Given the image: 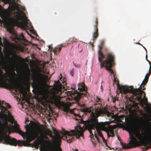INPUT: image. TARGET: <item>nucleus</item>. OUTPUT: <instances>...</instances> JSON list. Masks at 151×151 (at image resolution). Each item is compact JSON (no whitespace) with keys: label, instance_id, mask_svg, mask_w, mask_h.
Segmentation results:
<instances>
[{"label":"nucleus","instance_id":"nucleus-19","mask_svg":"<svg viewBox=\"0 0 151 151\" xmlns=\"http://www.w3.org/2000/svg\"><path fill=\"white\" fill-rule=\"evenodd\" d=\"M77 41V39L74 37L70 38L69 40L68 41L66 42L65 43L67 44V43H68V44H70L71 43L74 42H76Z\"/></svg>","mask_w":151,"mask_h":151},{"label":"nucleus","instance_id":"nucleus-23","mask_svg":"<svg viewBox=\"0 0 151 151\" xmlns=\"http://www.w3.org/2000/svg\"><path fill=\"white\" fill-rule=\"evenodd\" d=\"M75 93V91H67L65 92V93H66L67 95L68 96H71L72 95H74Z\"/></svg>","mask_w":151,"mask_h":151},{"label":"nucleus","instance_id":"nucleus-13","mask_svg":"<svg viewBox=\"0 0 151 151\" xmlns=\"http://www.w3.org/2000/svg\"><path fill=\"white\" fill-rule=\"evenodd\" d=\"M93 22H94V26L95 28V32L93 33V37L94 38H96L97 37L98 35V22L97 18H95L93 20Z\"/></svg>","mask_w":151,"mask_h":151},{"label":"nucleus","instance_id":"nucleus-42","mask_svg":"<svg viewBox=\"0 0 151 151\" xmlns=\"http://www.w3.org/2000/svg\"><path fill=\"white\" fill-rule=\"evenodd\" d=\"M113 127H113L114 128H115V126H113Z\"/></svg>","mask_w":151,"mask_h":151},{"label":"nucleus","instance_id":"nucleus-12","mask_svg":"<svg viewBox=\"0 0 151 151\" xmlns=\"http://www.w3.org/2000/svg\"><path fill=\"white\" fill-rule=\"evenodd\" d=\"M102 48V45H99V50H98V60L99 62L100 63V64L101 63H103V62L105 61L106 60H105L102 61V60L104 58V55L101 52V50ZM111 53L113 55H114L112 53ZM109 54V53H107L106 55V57L107 55Z\"/></svg>","mask_w":151,"mask_h":151},{"label":"nucleus","instance_id":"nucleus-16","mask_svg":"<svg viewBox=\"0 0 151 151\" xmlns=\"http://www.w3.org/2000/svg\"><path fill=\"white\" fill-rule=\"evenodd\" d=\"M68 45V43L66 44V43H64L59 45L58 46V48L57 47H55L53 50V51L54 53H57L58 52H59L61 50V48L67 45Z\"/></svg>","mask_w":151,"mask_h":151},{"label":"nucleus","instance_id":"nucleus-37","mask_svg":"<svg viewBox=\"0 0 151 151\" xmlns=\"http://www.w3.org/2000/svg\"><path fill=\"white\" fill-rule=\"evenodd\" d=\"M101 89H102V85H101Z\"/></svg>","mask_w":151,"mask_h":151},{"label":"nucleus","instance_id":"nucleus-14","mask_svg":"<svg viewBox=\"0 0 151 151\" xmlns=\"http://www.w3.org/2000/svg\"><path fill=\"white\" fill-rule=\"evenodd\" d=\"M64 111L66 113H69L71 114H73L75 116V118L77 120H80L81 119V117L79 114H76L74 113L73 110H70L68 108H65L64 109Z\"/></svg>","mask_w":151,"mask_h":151},{"label":"nucleus","instance_id":"nucleus-10","mask_svg":"<svg viewBox=\"0 0 151 151\" xmlns=\"http://www.w3.org/2000/svg\"><path fill=\"white\" fill-rule=\"evenodd\" d=\"M62 133L69 143L71 142L74 140V136L77 139H78L81 136L83 138L82 128L80 126L76 127L75 130H71L70 132L63 130Z\"/></svg>","mask_w":151,"mask_h":151},{"label":"nucleus","instance_id":"nucleus-7","mask_svg":"<svg viewBox=\"0 0 151 151\" xmlns=\"http://www.w3.org/2000/svg\"><path fill=\"white\" fill-rule=\"evenodd\" d=\"M24 19V20L20 21V20H22V17L21 15L17 14L14 15L13 17L10 18L9 20L13 26L20 27L24 30L28 29L31 31L33 29V27L31 22L26 17Z\"/></svg>","mask_w":151,"mask_h":151},{"label":"nucleus","instance_id":"nucleus-36","mask_svg":"<svg viewBox=\"0 0 151 151\" xmlns=\"http://www.w3.org/2000/svg\"><path fill=\"white\" fill-rule=\"evenodd\" d=\"M51 119L50 118L49 119H48V121H50V120Z\"/></svg>","mask_w":151,"mask_h":151},{"label":"nucleus","instance_id":"nucleus-22","mask_svg":"<svg viewBox=\"0 0 151 151\" xmlns=\"http://www.w3.org/2000/svg\"><path fill=\"white\" fill-rule=\"evenodd\" d=\"M34 144L35 147L37 148L40 144V142L37 140H35L34 142Z\"/></svg>","mask_w":151,"mask_h":151},{"label":"nucleus","instance_id":"nucleus-28","mask_svg":"<svg viewBox=\"0 0 151 151\" xmlns=\"http://www.w3.org/2000/svg\"><path fill=\"white\" fill-rule=\"evenodd\" d=\"M149 76L148 74H147L145 76V78L148 80L149 76Z\"/></svg>","mask_w":151,"mask_h":151},{"label":"nucleus","instance_id":"nucleus-25","mask_svg":"<svg viewBox=\"0 0 151 151\" xmlns=\"http://www.w3.org/2000/svg\"><path fill=\"white\" fill-rule=\"evenodd\" d=\"M123 118V117H122V116H121V117L119 116H118L117 119H118V121L119 122H122V119L121 118Z\"/></svg>","mask_w":151,"mask_h":151},{"label":"nucleus","instance_id":"nucleus-33","mask_svg":"<svg viewBox=\"0 0 151 151\" xmlns=\"http://www.w3.org/2000/svg\"><path fill=\"white\" fill-rule=\"evenodd\" d=\"M0 43H1V37H0Z\"/></svg>","mask_w":151,"mask_h":151},{"label":"nucleus","instance_id":"nucleus-27","mask_svg":"<svg viewBox=\"0 0 151 151\" xmlns=\"http://www.w3.org/2000/svg\"><path fill=\"white\" fill-rule=\"evenodd\" d=\"M70 74L72 76H74V72L72 70L70 71Z\"/></svg>","mask_w":151,"mask_h":151},{"label":"nucleus","instance_id":"nucleus-40","mask_svg":"<svg viewBox=\"0 0 151 151\" xmlns=\"http://www.w3.org/2000/svg\"><path fill=\"white\" fill-rule=\"evenodd\" d=\"M46 139H48V137H46Z\"/></svg>","mask_w":151,"mask_h":151},{"label":"nucleus","instance_id":"nucleus-30","mask_svg":"<svg viewBox=\"0 0 151 151\" xmlns=\"http://www.w3.org/2000/svg\"><path fill=\"white\" fill-rule=\"evenodd\" d=\"M148 62H149V64H150V67L151 66V63L150 62V61H148Z\"/></svg>","mask_w":151,"mask_h":151},{"label":"nucleus","instance_id":"nucleus-41","mask_svg":"<svg viewBox=\"0 0 151 151\" xmlns=\"http://www.w3.org/2000/svg\"><path fill=\"white\" fill-rule=\"evenodd\" d=\"M74 64L75 66L76 67V65H75V64Z\"/></svg>","mask_w":151,"mask_h":151},{"label":"nucleus","instance_id":"nucleus-2","mask_svg":"<svg viewBox=\"0 0 151 151\" xmlns=\"http://www.w3.org/2000/svg\"><path fill=\"white\" fill-rule=\"evenodd\" d=\"M101 103L100 99L97 98L94 104L95 106L94 108L93 107L84 108L83 111L90 115L89 119L85 121V124L86 128L90 134L91 140L92 143L95 145L99 142V139L95 133V129L98 135L102 138L104 144L107 146V142L100 131L106 128V125L107 123L106 122H98V118L99 116L106 114L109 116V113L106 111L104 110L101 108L102 104Z\"/></svg>","mask_w":151,"mask_h":151},{"label":"nucleus","instance_id":"nucleus-3","mask_svg":"<svg viewBox=\"0 0 151 151\" xmlns=\"http://www.w3.org/2000/svg\"><path fill=\"white\" fill-rule=\"evenodd\" d=\"M145 119L140 117L141 120L142 127L141 133L140 127H137L135 128L131 125H128L127 128L129 132V145L122 143V148L124 149L130 148L135 147L137 145L140 144L146 147L145 149L147 150L149 148L147 146L151 142V131L147 125V124L151 121V115L148 116L145 114Z\"/></svg>","mask_w":151,"mask_h":151},{"label":"nucleus","instance_id":"nucleus-29","mask_svg":"<svg viewBox=\"0 0 151 151\" xmlns=\"http://www.w3.org/2000/svg\"><path fill=\"white\" fill-rule=\"evenodd\" d=\"M148 62H149V64H150V67L151 66V63L150 62V61H148Z\"/></svg>","mask_w":151,"mask_h":151},{"label":"nucleus","instance_id":"nucleus-4","mask_svg":"<svg viewBox=\"0 0 151 151\" xmlns=\"http://www.w3.org/2000/svg\"><path fill=\"white\" fill-rule=\"evenodd\" d=\"M13 60L9 61V64L4 60H3L1 63L2 68L7 73L8 77L12 82V85H10L7 82V79L4 78L5 76L0 70V87H10L16 91L17 92V90L19 91V94L20 93V96L21 97L23 101H25L28 104L30 105L31 104L30 101V98L28 96L27 94L24 93V91L22 86L19 85L15 81V76L16 73L14 72L15 66L16 61L23 60L24 59L19 57L16 54H15L13 58Z\"/></svg>","mask_w":151,"mask_h":151},{"label":"nucleus","instance_id":"nucleus-34","mask_svg":"<svg viewBox=\"0 0 151 151\" xmlns=\"http://www.w3.org/2000/svg\"><path fill=\"white\" fill-rule=\"evenodd\" d=\"M147 54H146V60L147 59Z\"/></svg>","mask_w":151,"mask_h":151},{"label":"nucleus","instance_id":"nucleus-21","mask_svg":"<svg viewBox=\"0 0 151 151\" xmlns=\"http://www.w3.org/2000/svg\"><path fill=\"white\" fill-rule=\"evenodd\" d=\"M57 144L58 145L57 147H56V146H49V150H50V147H55L57 149V151H62L61 148L60 147V144L59 142H58L57 143Z\"/></svg>","mask_w":151,"mask_h":151},{"label":"nucleus","instance_id":"nucleus-35","mask_svg":"<svg viewBox=\"0 0 151 151\" xmlns=\"http://www.w3.org/2000/svg\"><path fill=\"white\" fill-rule=\"evenodd\" d=\"M74 151H78V150L77 149H76V150H75Z\"/></svg>","mask_w":151,"mask_h":151},{"label":"nucleus","instance_id":"nucleus-26","mask_svg":"<svg viewBox=\"0 0 151 151\" xmlns=\"http://www.w3.org/2000/svg\"><path fill=\"white\" fill-rule=\"evenodd\" d=\"M148 74L149 76H150L151 74V66L150 67L149 73H147Z\"/></svg>","mask_w":151,"mask_h":151},{"label":"nucleus","instance_id":"nucleus-9","mask_svg":"<svg viewBox=\"0 0 151 151\" xmlns=\"http://www.w3.org/2000/svg\"><path fill=\"white\" fill-rule=\"evenodd\" d=\"M33 82L32 84V87L37 90L42 89L46 83V78L42 74L40 73V71L36 72L32 77Z\"/></svg>","mask_w":151,"mask_h":151},{"label":"nucleus","instance_id":"nucleus-24","mask_svg":"<svg viewBox=\"0 0 151 151\" xmlns=\"http://www.w3.org/2000/svg\"><path fill=\"white\" fill-rule=\"evenodd\" d=\"M3 39L4 45L6 46L8 44V42L5 38H3Z\"/></svg>","mask_w":151,"mask_h":151},{"label":"nucleus","instance_id":"nucleus-8","mask_svg":"<svg viewBox=\"0 0 151 151\" xmlns=\"http://www.w3.org/2000/svg\"><path fill=\"white\" fill-rule=\"evenodd\" d=\"M129 93L131 95L128 98L131 102L137 101L142 104L143 102H145V104L147 102V99L145 97V92L139 88L134 89L132 87Z\"/></svg>","mask_w":151,"mask_h":151},{"label":"nucleus","instance_id":"nucleus-18","mask_svg":"<svg viewBox=\"0 0 151 151\" xmlns=\"http://www.w3.org/2000/svg\"><path fill=\"white\" fill-rule=\"evenodd\" d=\"M29 72H27V74L26 76V79L25 81V84L26 85H27V84L29 85Z\"/></svg>","mask_w":151,"mask_h":151},{"label":"nucleus","instance_id":"nucleus-11","mask_svg":"<svg viewBox=\"0 0 151 151\" xmlns=\"http://www.w3.org/2000/svg\"><path fill=\"white\" fill-rule=\"evenodd\" d=\"M78 90L80 92L79 95L80 97H83L84 96H87L88 93L86 91L87 88L84 83L80 84L78 86Z\"/></svg>","mask_w":151,"mask_h":151},{"label":"nucleus","instance_id":"nucleus-43","mask_svg":"<svg viewBox=\"0 0 151 151\" xmlns=\"http://www.w3.org/2000/svg\"><path fill=\"white\" fill-rule=\"evenodd\" d=\"M150 123L151 124V123L150 122Z\"/></svg>","mask_w":151,"mask_h":151},{"label":"nucleus","instance_id":"nucleus-17","mask_svg":"<svg viewBox=\"0 0 151 151\" xmlns=\"http://www.w3.org/2000/svg\"><path fill=\"white\" fill-rule=\"evenodd\" d=\"M148 80L145 78L144 79L143 81L141 83L140 87L138 88H139L140 90H144L146 88L144 87V86L147 83Z\"/></svg>","mask_w":151,"mask_h":151},{"label":"nucleus","instance_id":"nucleus-6","mask_svg":"<svg viewBox=\"0 0 151 151\" xmlns=\"http://www.w3.org/2000/svg\"><path fill=\"white\" fill-rule=\"evenodd\" d=\"M55 86L54 88V93L48 96V99L50 102L54 104L58 107H60L61 105L60 95L61 94L62 85L59 82V80L55 81Z\"/></svg>","mask_w":151,"mask_h":151},{"label":"nucleus","instance_id":"nucleus-39","mask_svg":"<svg viewBox=\"0 0 151 151\" xmlns=\"http://www.w3.org/2000/svg\"><path fill=\"white\" fill-rule=\"evenodd\" d=\"M148 62V61H149V60L148 59H147L146 60Z\"/></svg>","mask_w":151,"mask_h":151},{"label":"nucleus","instance_id":"nucleus-31","mask_svg":"<svg viewBox=\"0 0 151 151\" xmlns=\"http://www.w3.org/2000/svg\"><path fill=\"white\" fill-rule=\"evenodd\" d=\"M148 62H149V64H150V67L151 66V63L150 62V61H148Z\"/></svg>","mask_w":151,"mask_h":151},{"label":"nucleus","instance_id":"nucleus-32","mask_svg":"<svg viewBox=\"0 0 151 151\" xmlns=\"http://www.w3.org/2000/svg\"><path fill=\"white\" fill-rule=\"evenodd\" d=\"M81 106V107H83L84 106V104H82Z\"/></svg>","mask_w":151,"mask_h":151},{"label":"nucleus","instance_id":"nucleus-20","mask_svg":"<svg viewBox=\"0 0 151 151\" xmlns=\"http://www.w3.org/2000/svg\"><path fill=\"white\" fill-rule=\"evenodd\" d=\"M107 136L108 137H114V131L113 129H110L107 132Z\"/></svg>","mask_w":151,"mask_h":151},{"label":"nucleus","instance_id":"nucleus-38","mask_svg":"<svg viewBox=\"0 0 151 151\" xmlns=\"http://www.w3.org/2000/svg\"><path fill=\"white\" fill-rule=\"evenodd\" d=\"M2 130L3 132H4V129H2Z\"/></svg>","mask_w":151,"mask_h":151},{"label":"nucleus","instance_id":"nucleus-1","mask_svg":"<svg viewBox=\"0 0 151 151\" xmlns=\"http://www.w3.org/2000/svg\"><path fill=\"white\" fill-rule=\"evenodd\" d=\"M11 106L8 103L0 101V130L3 127L6 131L10 133L12 132L18 133L24 138L25 140H17L16 139L12 138L6 134H3L0 133V142L3 144L16 146L17 145L20 146L24 145L25 146H29V142L39 137L40 134L42 140L45 142L50 144V140H44L43 137L44 134L41 127L39 125L34 123L33 125L31 131L28 133L24 132L19 128V125L17 123L7 109L10 108Z\"/></svg>","mask_w":151,"mask_h":151},{"label":"nucleus","instance_id":"nucleus-5","mask_svg":"<svg viewBox=\"0 0 151 151\" xmlns=\"http://www.w3.org/2000/svg\"><path fill=\"white\" fill-rule=\"evenodd\" d=\"M114 56L112 54H108L107 55L106 60L101 63V68L104 67L106 68V69L110 72L111 75L113 74L114 82V83H116L117 88L120 90V92H123L124 94L129 93L133 86L128 87L127 86H120L119 80L115 73L113 70L111 69L112 66L114 64Z\"/></svg>","mask_w":151,"mask_h":151},{"label":"nucleus","instance_id":"nucleus-15","mask_svg":"<svg viewBox=\"0 0 151 151\" xmlns=\"http://www.w3.org/2000/svg\"><path fill=\"white\" fill-rule=\"evenodd\" d=\"M18 40L22 44L25 46L28 45L29 43V42L24 38V35L22 34L20 35V37L18 38Z\"/></svg>","mask_w":151,"mask_h":151}]
</instances>
